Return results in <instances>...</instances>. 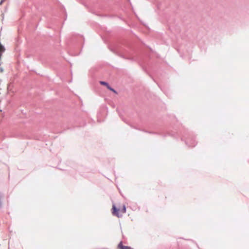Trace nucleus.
<instances>
[{
	"instance_id": "obj_6",
	"label": "nucleus",
	"mask_w": 249,
	"mask_h": 249,
	"mask_svg": "<svg viewBox=\"0 0 249 249\" xmlns=\"http://www.w3.org/2000/svg\"><path fill=\"white\" fill-rule=\"evenodd\" d=\"M4 1V0H1L0 2V4L1 5L2 3Z\"/></svg>"
},
{
	"instance_id": "obj_8",
	"label": "nucleus",
	"mask_w": 249,
	"mask_h": 249,
	"mask_svg": "<svg viewBox=\"0 0 249 249\" xmlns=\"http://www.w3.org/2000/svg\"><path fill=\"white\" fill-rule=\"evenodd\" d=\"M6 0H4V1H5Z\"/></svg>"
},
{
	"instance_id": "obj_1",
	"label": "nucleus",
	"mask_w": 249,
	"mask_h": 249,
	"mask_svg": "<svg viewBox=\"0 0 249 249\" xmlns=\"http://www.w3.org/2000/svg\"><path fill=\"white\" fill-rule=\"evenodd\" d=\"M100 83L102 85L106 86L107 88V89H108L110 91H112L114 93H117V91L113 88H112L111 87H110L107 82L106 81H100Z\"/></svg>"
},
{
	"instance_id": "obj_4",
	"label": "nucleus",
	"mask_w": 249,
	"mask_h": 249,
	"mask_svg": "<svg viewBox=\"0 0 249 249\" xmlns=\"http://www.w3.org/2000/svg\"><path fill=\"white\" fill-rule=\"evenodd\" d=\"M3 197V194L0 192V209L2 207V199Z\"/></svg>"
},
{
	"instance_id": "obj_7",
	"label": "nucleus",
	"mask_w": 249,
	"mask_h": 249,
	"mask_svg": "<svg viewBox=\"0 0 249 249\" xmlns=\"http://www.w3.org/2000/svg\"><path fill=\"white\" fill-rule=\"evenodd\" d=\"M0 71H1V72H2V71H3V69H2V68H0Z\"/></svg>"
},
{
	"instance_id": "obj_3",
	"label": "nucleus",
	"mask_w": 249,
	"mask_h": 249,
	"mask_svg": "<svg viewBox=\"0 0 249 249\" xmlns=\"http://www.w3.org/2000/svg\"><path fill=\"white\" fill-rule=\"evenodd\" d=\"M112 214L118 217H120L121 215H119V209L116 207V206L113 205L112 206Z\"/></svg>"
},
{
	"instance_id": "obj_5",
	"label": "nucleus",
	"mask_w": 249,
	"mask_h": 249,
	"mask_svg": "<svg viewBox=\"0 0 249 249\" xmlns=\"http://www.w3.org/2000/svg\"><path fill=\"white\" fill-rule=\"evenodd\" d=\"M122 211L124 213L126 212V207H125V206L124 205L123 206V209H122Z\"/></svg>"
},
{
	"instance_id": "obj_2",
	"label": "nucleus",
	"mask_w": 249,
	"mask_h": 249,
	"mask_svg": "<svg viewBox=\"0 0 249 249\" xmlns=\"http://www.w3.org/2000/svg\"><path fill=\"white\" fill-rule=\"evenodd\" d=\"M185 142L186 144L188 145L189 147H194L196 144V142L194 139H192L189 141V139H187Z\"/></svg>"
}]
</instances>
